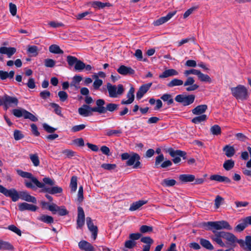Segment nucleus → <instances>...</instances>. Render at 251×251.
<instances>
[{
  "label": "nucleus",
  "mask_w": 251,
  "mask_h": 251,
  "mask_svg": "<svg viewBox=\"0 0 251 251\" xmlns=\"http://www.w3.org/2000/svg\"><path fill=\"white\" fill-rule=\"evenodd\" d=\"M166 151L173 158V161L175 164H177L180 162V157L184 159L186 158V152L181 150H174L172 148H170L167 149Z\"/></svg>",
  "instance_id": "0eeeda50"
},
{
  "label": "nucleus",
  "mask_w": 251,
  "mask_h": 251,
  "mask_svg": "<svg viewBox=\"0 0 251 251\" xmlns=\"http://www.w3.org/2000/svg\"><path fill=\"white\" fill-rule=\"evenodd\" d=\"M98 106L91 107L87 104H83L78 109V112L79 115L83 117H88L92 115V112H98Z\"/></svg>",
  "instance_id": "9b49d317"
},
{
  "label": "nucleus",
  "mask_w": 251,
  "mask_h": 251,
  "mask_svg": "<svg viewBox=\"0 0 251 251\" xmlns=\"http://www.w3.org/2000/svg\"><path fill=\"white\" fill-rule=\"evenodd\" d=\"M199 71H200L199 70L192 69L188 70H185L183 74L185 76L188 77H189L188 75H190V74H193V75H198Z\"/></svg>",
  "instance_id": "052dcab7"
},
{
  "label": "nucleus",
  "mask_w": 251,
  "mask_h": 251,
  "mask_svg": "<svg viewBox=\"0 0 251 251\" xmlns=\"http://www.w3.org/2000/svg\"><path fill=\"white\" fill-rule=\"evenodd\" d=\"M17 174L23 178H29L37 187L42 188L41 192L48 193L51 195L60 194L62 193L63 189L61 187L54 186L55 181L50 177H44L43 179L44 183L40 182L35 177L33 176L30 173L24 172L21 170H17Z\"/></svg>",
  "instance_id": "f257e3e1"
},
{
  "label": "nucleus",
  "mask_w": 251,
  "mask_h": 251,
  "mask_svg": "<svg viewBox=\"0 0 251 251\" xmlns=\"http://www.w3.org/2000/svg\"><path fill=\"white\" fill-rule=\"evenodd\" d=\"M83 188L82 186H79L77 194V200L81 202L83 200Z\"/></svg>",
  "instance_id": "0e129e2a"
},
{
  "label": "nucleus",
  "mask_w": 251,
  "mask_h": 251,
  "mask_svg": "<svg viewBox=\"0 0 251 251\" xmlns=\"http://www.w3.org/2000/svg\"><path fill=\"white\" fill-rule=\"evenodd\" d=\"M26 110L24 109H14L12 110L13 114L17 118H20L22 116L25 117V112Z\"/></svg>",
  "instance_id": "4c0bfd02"
},
{
  "label": "nucleus",
  "mask_w": 251,
  "mask_h": 251,
  "mask_svg": "<svg viewBox=\"0 0 251 251\" xmlns=\"http://www.w3.org/2000/svg\"><path fill=\"white\" fill-rule=\"evenodd\" d=\"M0 193L5 196L10 197L13 201H17L19 199L22 200L36 203V199L30 195L26 191H20L18 192L15 188L7 189L2 185H0Z\"/></svg>",
  "instance_id": "f03ea898"
},
{
  "label": "nucleus",
  "mask_w": 251,
  "mask_h": 251,
  "mask_svg": "<svg viewBox=\"0 0 251 251\" xmlns=\"http://www.w3.org/2000/svg\"><path fill=\"white\" fill-rule=\"evenodd\" d=\"M78 60V59L76 57L73 56L68 55L67 56V61L68 65L70 66H73L75 64V65Z\"/></svg>",
  "instance_id": "8fccbe9b"
},
{
  "label": "nucleus",
  "mask_w": 251,
  "mask_h": 251,
  "mask_svg": "<svg viewBox=\"0 0 251 251\" xmlns=\"http://www.w3.org/2000/svg\"><path fill=\"white\" fill-rule=\"evenodd\" d=\"M8 229L16 233L17 234H18L19 236L21 235V231L20 229L17 228L14 225H10L8 227Z\"/></svg>",
  "instance_id": "774afa93"
},
{
  "label": "nucleus",
  "mask_w": 251,
  "mask_h": 251,
  "mask_svg": "<svg viewBox=\"0 0 251 251\" xmlns=\"http://www.w3.org/2000/svg\"><path fill=\"white\" fill-rule=\"evenodd\" d=\"M50 105L54 108V111L56 114L62 116L61 108L58 104L55 103H50Z\"/></svg>",
  "instance_id": "864d4df0"
},
{
  "label": "nucleus",
  "mask_w": 251,
  "mask_h": 251,
  "mask_svg": "<svg viewBox=\"0 0 251 251\" xmlns=\"http://www.w3.org/2000/svg\"><path fill=\"white\" fill-rule=\"evenodd\" d=\"M207 109V105L206 104L199 105L192 110L194 115H201L206 111Z\"/></svg>",
  "instance_id": "b1692460"
},
{
  "label": "nucleus",
  "mask_w": 251,
  "mask_h": 251,
  "mask_svg": "<svg viewBox=\"0 0 251 251\" xmlns=\"http://www.w3.org/2000/svg\"><path fill=\"white\" fill-rule=\"evenodd\" d=\"M134 92L135 89L133 86H131L127 95L126 97L128 98L127 100H122L121 104H129L133 102L134 100Z\"/></svg>",
  "instance_id": "a211bd4d"
},
{
  "label": "nucleus",
  "mask_w": 251,
  "mask_h": 251,
  "mask_svg": "<svg viewBox=\"0 0 251 251\" xmlns=\"http://www.w3.org/2000/svg\"><path fill=\"white\" fill-rule=\"evenodd\" d=\"M78 214L77 218V228H81L85 221V214L83 208L79 206L77 208Z\"/></svg>",
  "instance_id": "f3484780"
},
{
  "label": "nucleus",
  "mask_w": 251,
  "mask_h": 251,
  "mask_svg": "<svg viewBox=\"0 0 251 251\" xmlns=\"http://www.w3.org/2000/svg\"><path fill=\"white\" fill-rule=\"evenodd\" d=\"M232 96L237 100H244L249 97L247 89L243 85H238L230 88Z\"/></svg>",
  "instance_id": "39448f33"
},
{
  "label": "nucleus",
  "mask_w": 251,
  "mask_h": 251,
  "mask_svg": "<svg viewBox=\"0 0 251 251\" xmlns=\"http://www.w3.org/2000/svg\"><path fill=\"white\" fill-rule=\"evenodd\" d=\"M207 229L212 230V232L214 234V236L211 237L224 238V231H218V230L212 229L210 227H208Z\"/></svg>",
  "instance_id": "603ef678"
},
{
  "label": "nucleus",
  "mask_w": 251,
  "mask_h": 251,
  "mask_svg": "<svg viewBox=\"0 0 251 251\" xmlns=\"http://www.w3.org/2000/svg\"><path fill=\"white\" fill-rule=\"evenodd\" d=\"M152 83H148L141 86L136 93L137 99L140 100L148 91Z\"/></svg>",
  "instance_id": "2eb2a0df"
},
{
  "label": "nucleus",
  "mask_w": 251,
  "mask_h": 251,
  "mask_svg": "<svg viewBox=\"0 0 251 251\" xmlns=\"http://www.w3.org/2000/svg\"><path fill=\"white\" fill-rule=\"evenodd\" d=\"M48 209L53 214H55L58 212L59 215L65 216L68 214V211L64 206H58L54 203H52L49 205Z\"/></svg>",
  "instance_id": "ddd939ff"
},
{
  "label": "nucleus",
  "mask_w": 251,
  "mask_h": 251,
  "mask_svg": "<svg viewBox=\"0 0 251 251\" xmlns=\"http://www.w3.org/2000/svg\"><path fill=\"white\" fill-rule=\"evenodd\" d=\"M178 73L174 69H168L164 71L162 74L159 75L160 78L168 77L169 76L177 75Z\"/></svg>",
  "instance_id": "a878e982"
},
{
  "label": "nucleus",
  "mask_w": 251,
  "mask_h": 251,
  "mask_svg": "<svg viewBox=\"0 0 251 251\" xmlns=\"http://www.w3.org/2000/svg\"><path fill=\"white\" fill-rule=\"evenodd\" d=\"M85 67V64L81 60H78L75 65V69L77 71H81Z\"/></svg>",
  "instance_id": "4d7b16f0"
},
{
  "label": "nucleus",
  "mask_w": 251,
  "mask_h": 251,
  "mask_svg": "<svg viewBox=\"0 0 251 251\" xmlns=\"http://www.w3.org/2000/svg\"><path fill=\"white\" fill-rule=\"evenodd\" d=\"M176 11H175L169 13L166 16L162 17L158 20L154 21L153 25L155 26H159L168 22L173 16L176 14Z\"/></svg>",
  "instance_id": "dca6fc26"
},
{
  "label": "nucleus",
  "mask_w": 251,
  "mask_h": 251,
  "mask_svg": "<svg viewBox=\"0 0 251 251\" xmlns=\"http://www.w3.org/2000/svg\"><path fill=\"white\" fill-rule=\"evenodd\" d=\"M27 52L31 56H36L38 54V49L36 46H28Z\"/></svg>",
  "instance_id": "72a5a7b5"
},
{
  "label": "nucleus",
  "mask_w": 251,
  "mask_h": 251,
  "mask_svg": "<svg viewBox=\"0 0 251 251\" xmlns=\"http://www.w3.org/2000/svg\"><path fill=\"white\" fill-rule=\"evenodd\" d=\"M77 177L76 176H73L71 179L70 187L71 191L75 192L76 191L77 189Z\"/></svg>",
  "instance_id": "a19ab883"
},
{
  "label": "nucleus",
  "mask_w": 251,
  "mask_h": 251,
  "mask_svg": "<svg viewBox=\"0 0 251 251\" xmlns=\"http://www.w3.org/2000/svg\"><path fill=\"white\" fill-rule=\"evenodd\" d=\"M18 99L15 97H11L8 95L5 94L0 99V105H4V108L7 110L9 107L16 106L18 104Z\"/></svg>",
  "instance_id": "423d86ee"
},
{
  "label": "nucleus",
  "mask_w": 251,
  "mask_h": 251,
  "mask_svg": "<svg viewBox=\"0 0 251 251\" xmlns=\"http://www.w3.org/2000/svg\"><path fill=\"white\" fill-rule=\"evenodd\" d=\"M49 51L53 53L63 54V51L57 45H52L49 47Z\"/></svg>",
  "instance_id": "e433bc0d"
},
{
  "label": "nucleus",
  "mask_w": 251,
  "mask_h": 251,
  "mask_svg": "<svg viewBox=\"0 0 251 251\" xmlns=\"http://www.w3.org/2000/svg\"><path fill=\"white\" fill-rule=\"evenodd\" d=\"M215 207L218 209L220 207V205L224 202V199L219 195H217L214 201Z\"/></svg>",
  "instance_id": "de8ad7c7"
},
{
  "label": "nucleus",
  "mask_w": 251,
  "mask_h": 251,
  "mask_svg": "<svg viewBox=\"0 0 251 251\" xmlns=\"http://www.w3.org/2000/svg\"><path fill=\"white\" fill-rule=\"evenodd\" d=\"M141 241L146 245L143 246V251H150L151 245L153 243V240L149 236L141 238Z\"/></svg>",
  "instance_id": "4be33fe9"
},
{
  "label": "nucleus",
  "mask_w": 251,
  "mask_h": 251,
  "mask_svg": "<svg viewBox=\"0 0 251 251\" xmlns=\"http://www.w3.org/2000/svg\"><path fill=\"white\" fill-rule=\"evenodd\" d=\"M55 62L52 59H46L45 60V66L46 67L52 68L55 66Z\"/></svg>",
  "instance_id": "69168bd1"
},
{
  "label": "nucleus",
  "mask_w": 251,
  "mask_h": 251,
  "mask_svg": "<svg viewBox=\"0 0 251 251\" xmlns=\"http://www.w3.org/2000/svg\"><path fill=\"white\" fill-rule=\"evenodd\" d=\"M18 207L19 210L21 211H23L26 210L31 211H35L37 209V207L36 206L27 203L26 202L19 203Z\"/></svg>",
  "instance_id": "412c9836"
},
{
  "label": "nucleus",
  "mask_w": 251,
  "mask_h": 251,
  "mask_svg": "<svg viewBox=\"0 0 251 251\" xmlns=\"http://www.w3.org/2000/svg\"><path fill=\"white\" fill-rule=\"evenodd\" d=\"M43 127L44 129L48 133H53L56 130V128L50 126L46 123L43 124Z\"/></svg>",
  "instance_id": "338daca9"
},
{
  "label": "nucleus",
  "mask_w": 251,
  "mask_h": 251,
  "mask_svg": "<svg viewBox=\"0 0 251 251\" xmlns=\"http://www.w3.org/2000/svg\"><path fill=\"white\" fill-rule=\"evenodd\" d=\"M223 151H225L226 156L228 157H231L234 155L235 151L233 147L229 145H226L223 149Z\"/></svg>",
  "instance_id": "7c9ffc66"
},
{
  "label": "nucleus",
  "mask_w": 251,
  "mask_h": 251,
  "mask_svg": "<svg viewBox=\"0 0 251 251\" xmlns=\"http://www.w3.org/2000/svg\"><path fill=\"white\" fill-rule=\"evenodd\" d=\"M198 76L201 81L211 82V78L209 75L201 73L200 71L199 72Z\"/></svg>",
  "instance_id": "09e8293b"
},
{
  "label": "nucleus",
  "mask_w": 251,
  "mask_h": 251,
  "mask_svg": "<svg viewBox=\"0 0 251 251\" xmlns=\"http://www.w3.org/2000/svg\"><path fill=\"white\" fill-rule=\"evenodd\" d=\"M179 180L182 183L193 182L195 179V176L193 175L182 174L179 176Z\"/></svg>",
  "instance_id": "bb28decb"
},
{
  "label": "nucleus",
  "mask_w": 251,
  "mask_h": 251,
  "mask_svg": "<svg viewBox=\"0 0 251 251\" xmlns=\"http://www.w3.org/2000/svg\"><path fill=\"white\" fill-rule=\"evenodd\" d=\"M140 160V156L139 155L136 153L132 152L129 159L127 160L126 164L129 166L133 165V168L134 169L140 168L141 166Z\"/></svg>",
  "instance_id": "f8f14e48"
},
{
  "label": "nucleus",
  "mask_w": 251,
  "mask_h": 251,
  "mask_svg": "<svg viewBox=\"0 0 251 251\" xmlns=\"http://www.w3.org/2000/svg\"><path fill=\"white\" fill-rule=\"evenodd\" d=\"M176 182L173 179H164L161 182V184L164 187H171L176 185Z\"/></svg>",
  "instance_id": "f704fd0d"
},
{
  "label": "nucleus",
  "mask_w": 251,
  "mask_h": 251,
  "mask_svg": "<svg viewBox=\"0 0 251 251\" xmlns=\"http://www.w3.org/2000/svg\"><path fill=\"white\" fill-rule=\"evenodd\" d=\"M227 241L234 243L236 241V237L232 233L225 232L224 238Z\"/></svg>",
  "instance_id": "c03bdc74"
},
{
  "label": "nucleus",
  "mask_w": 251,
  "mask_h": 251,
  "mask_svg": "<svg viewBox=\"0 0 251 251\" xmlns=\"http://www.w3.org/2000/svg\"><path fill=\"white\" fill-rule=\"evenodd\" d=\"M17 50L14 47H1L0 48V54H6L8 58L16 53Z\"/></svg>",
  "instance_id": "aec40b11"
},
{
  "label": "nucleus",
  "mask_w": 251,
  "mask_h": 251,
  "mask_svg": "<svg viewBox=\"0 0 251 251\" xmlns=\"http://www.w3.org/2000/svg\"><path fill=\"white\" fill-rule=\"evenodd\" d=\"M139 230L142 233L151 232L153 230V227L151 226L143 225L140 227Z\"/></svg>",
  "instance_id": "3c124183"
},
{
  "label": "nucleus",
  "mask_w": 251,
  "mask_h": 251,
  "mask_svg": "<svg viewBox=\"0 0 251 251\" xmlns=\"http://www.w3.org/2000/svg\"><path fill=\"white\" fill-rule=\"evenodd\" d=\"M195 99V96L193 94L186 95L179 94L175 98V100L182 104L183 106H188L193 103Z\"/></svg>",
  "instance_id": "6e6552de"
},
{
  "label": "nucleus",
  "mask_w": 251,
  "mask_h": 251,
  "mask_svg": "<svg viewBox=\"0 0 251 251\" xmlns=\"http://www.w3.org/2000/svg\"><path fill=\"white\" fill-rule=\"evenodd\" d=\"M136 242L129 239V240H127L125 243V247L126 248L131 249H132L136 245Z\"/></svg>",
  "instance_id": "bf43d9fd"
},
{
  "label": "nucleus",
  "mask_w": 251,
  "mask_h": 251,
  "mask_svg": "<svg viewBox=\"0 0 251 251\" xmlns=\"http://www.w3.org/2000/svg\"><path fill=\"white\" fill-rule=\"evenodd\" d=\"M13 247L8 242L0 241V250H12Z\"/></svg>",
  "instance_id": "a18cd8bd"
},
{
  "label": "nucleus",
  "mask_w": 251,
  "mask_h": 251,
  "mask_svg": "<svg viewBox=\"0 0 251 251\" xmlns=\"http://www.w3.org/2000/svg\"><path fill=\"white\" fill-rule=\"evenodd\" d=\"M210 131L214 135H220L221 134V128L219 126L215 125L211 127Z\"/></svg>",
  "instance_id": "79ce46f5"
},
{
  "label": "nucleus",
  "mask_w": 251,
  "mask_h": 251,
  "mask_svg": "<svg viewBox=\"0 0 251 251\" xmlns=\"http://www.w3.org/2000/svg\"><path fill=\"white\" fill-rule=\"evenodd\" d=\"M79 248L85 251H95L94 247L89 242L82 240L78 243Z\"/></svg>",
  "instance_id": "5701e85b"
},
{
  "label": "nucleus",
  "mask_w": 251,
  "mask_h": 251,
  "mask_svg": "<svg viewBox=\"0 0 251 251\" xmlns=\"http://www.w3.org/2000/svg\"><path fill=\"white\" fill-rule=\"evenodd\" d=\"M15 75L14 71H11L9 73L4 71H0V79L4 80L8 78L12 79L13 78Z\"/></svg>",
  "instance_id": "c85d7f7f"
},
{
  "label": "nucleus",
  "mask_w": 251,
  "mask_h": 251,
  "mask_svg": "<svg viewBox=\"0 0 251 251\" xmlns=\"http://www.w3.org/2000/svg\"><path fill=\"white\" fill-rule=\"evenodd\" d=\"M234 166V161L232 159H229L225 162L223 164V167L226 171H229L232 169Z\"/></svg>",
  "instance_id": "ea45409f"
},
{
  "label": "nucleus",
  "mask_w": 251,
  "mask_h": 251,
  "mask_svg": "<svg viewBox=\"0 0 251 251\" xmlns=\"http://www.w3.org/2000/svg\"><path fill=\"white\" fill-rule=\"evenodd\" d=\"M207 119V116L205 114H202L199 116L194 117L192 119L191 121L193 123L198 124L202 122H205Z\"/></svg>",
  "instance_id": "473e14b6"
},
{
  "label": "nucleus",
  "mask_w": 251,
  "mask_h": 251,
  "mask_svg": "<svg viewBox=\"0 0 251 251\" xmlns=\"http://www.w3.org/2000/svg\"><path fill=\"white\" fill-rule=\"evenodd\" d=\"M117 72L123 75H132L135 73V71L130 67L121 65L117 69Z\"/></svg>",
  "instance_id": "6ab92c4d"
},
{
  "label": "nucleus",
  "mask_w": 251,
  "mask_h": 251,
  "mask_svg": "<svg viewBox=\"0 0 251 251\" xmlns=\"http://www.w3.org/2000/svg\"><path fill=\"white\" fill-rule=\"evenodd\" d=\"M122 133V130L121 129L107 130L106 135L108 136H112L113 135L119 136Z\"/></svg>",
  "instance_id": "37998d69"
},
{
  "label": "nucleus",
  "mask_w": 251,
  "mask_h": 251,
  "mask_svg": "<svg viewBox=\"0 0 251 251\" xmlns=\"http://www.w3.org/2000/svg\"><path fill=\"white\" fill-rule=\"evenodd\" d=\"M210 179L219 182H225L227 183H229L231 182V180L228 177L219 175H211L210 177Z\"/></svg>",
  "instance_id": "393cba45"
},
{
  "label": "nucleus",
  "mask_w": 251,
  "mask_h": 251,
  "mask_svg": "<svg viewBox=\"0 0 251 251\" xmlns=\"http://www.w3.org/2000/svg\"><path fill=\"white\" fill-rule=\"evenodd\" d=\"M200 243L201 245L206 249L209 250H212L214 249V247L213 245L211 244V243L207 240L201 238L200 239Z\"/></svg>",
  "instance_id": "2f4dec72"
},
{
  "label": "nucleus",
  "mask_w": 251,
  "mask_h": 251,
  "mask_svg": "<svg viewBox=\"0 0 251 251\" xmlns=\"http://www.w3.org/2000/svg\"><path fill=\"white\" fill-rule=\"evenodd\" d=\"M25 119H28L32 122H36L38 121V118L30 112L27 111V110L25 111Z\"/></svg>",
  "instance_id": "5fc2aeb1"
},
{
  "label": "nucleus",
  "mask_w": 251,
  "mask_h": 251,
  "mask_svg": "<svg viewBox=\"0 0 251 251\" xmlns=\"http://www.w3.org/2000/svg\"><path fill=\"white\" fill-rule=\"evenodd\" d=\"M91 5L95 8H103L105 6H111V4L108 2H102L99 1H94L91 3Z\"/></svg>",
  "instance_id": "c756f323"
},
{
  "label": "nucleus",
  "mask_w": 251,
  "mask_h": 251,
  "mask_svg": "<svg viewBox=\"0 0 251 251\" xmlns=\"http://www.w3.org/2000/svg\"><path fill=\"white\" fill-rule=\"evenodd\" d=\"M148 202L147 201L140 200L139 201L133 202L129 207V210L131 211H135L139 209L142 206L146 204Z\"/></svg>",
  "instance_id": "cd10ccee"
},
{
  "label": "nucleus",
  "mask_w": 251,
  "mask_h": 251,
  "mask_svg": "<svg viewBox=\"0 0 251 251\" xmlns=\"http://www.w3.org/2000/svg\"><path fill=\"white\" fill-rule=\"evenodd\" d=\"M107 88L109 97L111 98H116L118 95H121L124 91L123 86L122 84H119L117 88L116 85H112L108 83L107 84Z\"/></svg>",
  "instance_id": "9d476101"
},
{
  "label": "nucleus",
  "mask_w": 251,
  "mask_h": 251,
  "mask_svg": "<svg viewBox=\"0 0 251 251\" xmlns=\"http://www.w3.org/2000/svg\"><path fill=\"white\" fill-rule=\"evenodd\" d=\"M59 99L61 101H65L68 97L67 93L64 91H60L58 93Z\"/></svg>",
  "instance_id": "e2e57ef3"
},
{
  "label": "nucleus",
  "mask_w": 251,
  "mask_h": 251,
  "mask_svg": "<svg viewBox=\"0 0 251 251\" xmlns=\"http://www.w3.org/2000/svg\"><path fill=\"white\" fill-rule=\"evenodd\" d=\"M14 137L15 140H19L24 137V134L19 130H15L14 131Z\"/></svg>",
  "instance_id": "680f3d73"
},
{
  "label": "nucleus",
  "mask_w": 251,
  "mask_h": 251,
  "mask_svg": "<svg viewBox=\"0 0 251 251\" xmlns=\"http://www.w3.org/2000/svg\"><path fill=\"white\" fill-rule=\"evenodd\" d=\"M95 80L93 83L94 88L96 90L98 89L102 84V80L98 78L97 75H95Z\"/></svg>",
  "instance_id": "6e6d98bb"
},
{
  "label": "nucleus",
  "mask_w": 251,
  "mask_h": 251,
  "mask_svg": "<svg viewBox=\"0 0 251 251\" xmlns=\"http://www.w3.org/2000/svg\"><path fill=\"white\" fill-rule=\"evenodd\" d=\"M206 225L209 226L212 229L221 230L222 229H226L231 230L232 227L226 221H220L216 222H208Z\"/></svg>",
  "instance_id": "1a4fd4ad"
},
{
  "label": "nucleus",
  "mask_w": 251,
  "mask_h": 251,
  "mask_svg": "<svg viewBox=\"0 0 251 251\" xmlns=\"http://www.w3.org/2000/svg\"><path fill=\"white\" fill-rule=\"evenodd\" d=\"M161 99L164 101H167L168 105L174 103V100L172 98V96L170 94H165L161 96Z\"/></svg>",
  "instance_id": "49530a36"
},
{
  "label": "nucleus",
  "mask_w": 251,
  "mask_h": 251,
  "mask_svg": "<svg viewBox=\"0 0 251 251\" xmlns=\"http://www.w3.org/2000/svg\"><path fill=\"white\" fill-rule=\"evenodd\" d=\"M86 224L88 229L92 233V236L94 240L97 238L98 234V227L97 226H94L92 220L90 217L86 218Z\"/></svg>",
  "instance_id": "4468645a"
},
{
  "label": "nucleus",
  "mask_w": 251,
  "mask_h": 251,
  "mask_svg": "<svg viewBox=\"0 0 251 251\" xmlns=\"http://www.w3.org/2000/svg\"><path fill=\"white\" fill-rule=\"evenodd\" d=\"M195 79L193 77H187L184 82L183 80L178 79L174 78L169 82L167 86L169 88H172L175 86H179L183 84L186 87V90L188 92L194 91L198 89L199 86L195 83Z\"/></svg>",
  "instance_id": "7ed1b4c3"
},
{
  "label": "nucleus",
  "mask_w": 251,
  "mask_h": 251,
  "mask_svg": "<svg viewBox=\"0 0 251 251\" xmlns=\"http://www.w3.org/2000/svg\"><path fill=\"white\" fill-rule=\"evenodd\" d=\"M29 158L34 166L37 167L39 165L40 161L37 154L35 153L29 154Z\"/></svg>",
  "instance_id": "58836bf2"
},
{
  "label": "nucleus",
  "mask_w": 251,
  "mask_h": 251,
  "mask_svg": "<svg viewBox=\"0 0 251 251\" xmlns=\"http://www.w3.org/2000/svg\"><path fill=\"white\" fill-rule=\"evenodd\" d=\"M96 105L98 106V113L100 114L105 113L107 111L109 112H113L118 109L119 105L113 103H109L104 107L105 104V101L103 99H99L96 100Z\"/></svg>",
  "instance_id": "20e7f679"
},
{
  "label": "nucleus",
  "mask_w": 251,
  "mask_h": 251,
  "mask_svg": "<svg viewBox=\"0 0 251 251\" xmlns=\"http://www.w3.org/2000/svg\"><path fill=\"white\" fill-rule=\"evenodd\" d=\"M38 220L47 224H52L53 223L52 217L47 215H42L38 218Z\"/></svg>",
  "instance_id": "c9c22d12"
},
{
  "label": "nucleus",
  "mask_w": 251,
  "mask_h": 251,
  "mask_svg": "<svg viewBox=\"0 0 251 251\" xmlns=\"http://www.w3.org/2000/svg\"><path fill=\"white\" fill-rule=\"evenodd\" d=\"M101 167L105 170L111 171L116 169L117 166L115 164L104 163L101 165Z\"/></svg>",
  "instance_id": "13d9d810"
}]
</instances>
